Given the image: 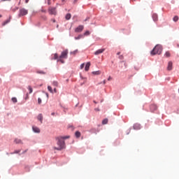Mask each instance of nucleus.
I'll use <instances>...</instances> for the list:
<instances>
[{"mask_svg": "<svg viewBox=\"0 0 179 179\" xmlns=\"http://www.w3.org/2000/svg\"><path fill=\"white\" fill-rule=\"evenodd\" d=\"M106 83V80H103V84L105 85Z\"/></svg>", "mask_w": 179, "mask_h": 179, "instance_id": "nucleus-48", "label": "nucleus"}, {"mask_svg": "<svg viewBox=\"0 0 179 179\" xmlns=\"http://www.w3.org/2000/svg\"><path fill=\"white\" fill-rule=\"evenodd\" d=\"M15 143H22V141H21V140L19 139V138H15Z\"/></svg>", "mask_w": 179, "mask_h": 179, "instance_id": "nucleus-21", "label": "nucleus"}, {"mask_svg": "<svg viewBox=\"0 0 179 179\" xmlns=\"http://www.w3.org/2000/svg\"><path fill=\"white\" fill-rule=\"evenodd\" d=\"M29 0H25V3H28Z\"/></svg>", "mask_w": 179, "mask_h": 179, "instance_id": "nucleus-46", "label": "nucleus"}, {"mask_svg": "<svg viewBox=\"0 0 179 179\" xmlns=\"http://www.w3.org/2000/svg\"><path fill=\"white\" fill-rule=\"evenodd\" d=\"M108 122V120L107 118H105L103 121H102V124H106Z\"/></svg>", "mask_w": 179, "mask_h": 179, "instance_id": "nucleus-20", "label": "nucleus"}, {"mask_svg": "<svg viewBox=\"0 0 179 179\" xmlns=\"http://www.w3.org/2000/svg\"><path fill=\"white\" fill-rule=\"evenodd\" d=\"M12 101H13L14 103H15L17 102V99L15 98V97H13V98H12Z\"/></svg>", "mask_w": 179, "mask_h": 179, "instance_id": "nucleus-25", "label": "nucleus"}, {"mask_svg": "<svg viewBox=\"0 0 179 179\" xmlns=\"http://www.w3.org/2000/svg\"><path fill=\"white\" fill-rule=\"evenodd\" d=\"M54 92L56 93L57 92V89L54 88Z\"/></svg>", "mask_w": 179, "mask_h": 179, "instance_id": "nucleus-41", "label": "nucleus"}, {"mask_svg": "<svg viewBox=\"0 0 179 179\" xmlns=\"http://www.w3.org/2000/svg\"><path fill=\"white\" fill-rule=\"evenodd\" d=\"M80 135H81V134H80V131H76V132H75V136H76V137L77 138H79L80 137Z\"/></svg>", "mask_w": 179, "mask_h": 179, "instance_id": "nucleus-16", "label": "nucleus"}, {"mask_svg": "<svg viewBox=\"0 0 179 179\" xmlns=\"http://www.w3.org/2000/svg\"><path fill=\"white\" fill-rule=\"evenodd\" d=\"M32 130H34V131L36 134H39L40 133V129L38 127H32Z\"/></svg>", "mask_w": 179, "mask_h": 179, "instance_id": "nucleus-9", "label": "nucleus"}, {"mask_svg": "<svg viewBox=\"0 0 179 179\" xmlns=\"http://www.w3.org/2000/svg\"><path fill=\"white\" fill-rule=\"evenodd\" d=\"M10 22V20H6L4 22H3V24H2V26H5V25H6L8 23H9Z\"/></svg>", "mask_w": 179, "mask_h": 179, "instance_id": "nucleus-23", "label": "nucleus"}, {"mask_svg": "<svg viewBox=\"0 0 179 179\" xmlns=\"http://www.w3.org/2000/svg\"><path fill=\"white\" fill-rule=\"evenodd\" d=\"M11 0H1V2L10 1Z\"/></svg>", "mask_w": 179, "mask_h": 179, "instance_id": "nucleus-38", "label": "nucleus"}, {"mask_svg": "<svg viewBox=\"0 0 179 179\" xmlns=\"http://www.w3.org/2000/svg\"><path fill=\"white\" fill-rule=\"evenodd\" d=\"M78 52V50H73V51L71 52V55H76Z\"/></svg>", "mask_w": 179, "mask_h": 179, "instance_id": "nucleus-19", "label": "nucleus"}, {"mask_svg": "<svg viewBox=\"0 0 179 179\" xmlns=\"http://www.w3.org/2000/svg\"><path fill=\"white\" fill-rule=\"evenodd\" d=\"M178 20H179V17L178 16H175L173 18V21L178 22Z\"/></svg>", "mask_w": 179, "mask_h": 179, "instance_id": "nucleus-29", "label": "nucleus"}, {"mask_svg": "<svg viewBox=\"0 0 179 179\" xmlns=\"http://www.w3.org/2000/svg\"><path fill=\"white\" fill-rule=\"evenodd\" d=\"M48 89L49 92H50V93H53L52 87H51L50 86H48Z\"/></svg>", "mask_w": 179, "mask_h": 179, "instance_id": "nucleus-27", "label": "nucleus"}, {"mask_svg": "<svg viewBox=\"0 0 179 179\" xmlns=\"http://www.w3.org/2000/svg\"><path fill=\"white\" fill-rule=\"evenodd\" d=\"M177 47L179 48V44L177 45Z\"/></svg>", "mask_w": 179, "mask_h": 179, "instance_id": "nucleus-52", "label": "nucleus"}, {"mask_svg": "<svg viewBox=\"0 0 179 179\" xmlns=\"http://www.w3.org/2000/svg\"><path fill=\"white\" fill-rule=\"evenodd\" d=\"M152 19H153L154 22H157L158 21V15H157V13H153Z\"/></svg>", "mask_w": 179, "mask_h": 179, "instance_id": "nucleus-10", "label": "nucleus"}, {"mask_svg": "<svg viewBox=\"0 0 179 179\" xmlns=\"http://www.w3.org/2000/svg\"><path fill=\"white\" fill-rule=\"evenodd\" d=\"M172 69H173V62H169V64H168L167 70L168 71H171Z\"/></svg>", "mask_w": 179, "mask_h": 179, "instance_id": "nucleus-8", "label": "nucleus"}, {"mask_svg": "<svg viewBox=\"0 0 179 179\" xmlns=\"http://www.w3.org/2000/svg\"><path fill=\"white\" fill-rule=\"evenodd\" d=\"M44 20H47V17H44Z\"/></svg>", "mask_w": 179, "mask_h": 179, "instance_id": "nucleus-51", "label": "nucleus"}, {"mask_svg": "<svg viewBox=\"0 0 179 179\" xmlns=\"http://www.w3.org/2000/svg\"><path fill=\"white\" fill-rule=\"evenodd\" d=\"M163 51V48L161 45H156L153 50L151 51V55H160Z\"/></svg>", "mask_w": 179, "mask_h": 179, "instance_id": "nucleus-2", "label": "nucleus"}, {"mask_svg": "<svg viewBox=\"0 0 179 179\" xmlns=\"http://www.w3.org/2000/svg\"><path fill=\"white\" fill-rule=\"evenodd\" d=\"M120 55V52H118L117 53V55Z\"/></svg>", "mask_w": 179, "mask_h": 179, "instance_id": "nucleus-47", "label": "nucleus"}, {"mask_svg": "<svg viewBox=\"0 0 179 179\" xmlns=\"http://www.w3.org/2000/svg\"><path fill=\"white\" fill-rule=\"evenodd\" d=\"M83 29H84V26L83 25H79L78 27H77L75 29V32L76 33H80L83 31Z\"/></svg>", "mask_w": 179, "mask_h": 179, "instance_id": "nucleus-6", "label": "nucleus"}, {"mask_svg": "<svg viewBox=\"0 0 179 179\" xmlns=\"http://www.w3.org/2000/svg\"><path fill=\"white\" fill-rule=\"evenodd\" d=\"M28 90H29V94H32V92H33V89H32V87H31V85H29V86H28Z\"/></svg>", "mask_w": 179, "mask_h": 179, "instance_id": "nucleus-18", "label": "nucleus"}, {"mask_svg": "<svg viewBox=\"0 0 179 179\" xmlns=\"http://www.w3.org/2000/svg\"><path fill=\"white\" fill-rule=\"evenodd\" d=\"M36 73L41 74V75H45L46 74V73L43 71H37Z\"/></svg>", "mask_w": 179, "mask_h": 179, "instance_id": "nucleus-17", "label": "nucleus"}, {"mask_svg": "<svg viewBox=\"0 0 179 179\" xmlns=\"http://www.w3.org/2000/svg\"><path fill=\"white\" fill-rule=\"evenodd\" d=\"M134 129L136 130H138L141 129V124H134Z\"/></svg>", "mask_w": 179, "mask_h": 179, "instance_id": "nucleus-12", "label": "nucleus"}, {"mask_svg": "<svg viewBox=\"0 0 179 179\" xmlns=\"http://www.w3.org/2000/svg\"><path fill=\"white\" fill-rule=\"evenodd\" d=\"M95 110L96 111H99L100 110H99V108H95Z\"/></svg>", "mask_w": 179, "mask_h": 179, "instance_id": "nucleus-42", "label": "nucleus"}, {"mask_svg": "<svg viewBox=\"0 0 179 179\" xmlns=\"http://www.w3.org/2000/svg\"><path fill=\"white\" fill-rule=\"evenodd\" d=\"M42 103V100L41 98H38V103L41 104Z\"/></svg>", "mask_w": 179, "mask_h": 179, "instance_id": "nucleus-32", "label": "nucleus"}, {"mask_svg": "<svg viewBox=\"0 0 179 179\" xmlns=\"http://www.w3.org/2000/svg\"><path fill=\"white\" fill-rule=\"evenodd\" d=\"M48 4L49 6L51 5V0H48Z\"/></svg>", "mask_w": 179, "mask_h": 179, "instance_id": "nucleus-37", "label": "nucleus"}, {"mask_svg": "<svg viewBox=\"0 0 179 179\" xmlns=\"http://www.w3.org/2000/svg\"><path fill=\"white\" fill-rule=\"evenodd\" d=\"M10 22V20H6L4 22H3V24H2V26H5V25H6L8 23H9Z\"/></svg>", "mask_w": 179, "mask_h": 179, "instance_id": "nucleus-24", "label": "nucleus"}, {"mask_svg": "<svg viewBox=\"0 0 179 179\" xmlns=\"http://www.w3.org/2000/svg\"><path fill=\"white\" fill-rule=\"evenodd\" d=\"M178 92H179V90H178Z\"/></svg>", "mask_w": 179, "mask_h": 179, "instance_id": "nucleus-56", "label": "nucleus"}, {"mask_svg": "<svg viewBox=\"0 0 179 179\" xmlns=\"http://www.w3.org/2000/svg\"><path fill=\"white\" fill-rule=\"evenodd\" d=\"M119 59H121V60L124 59V57H123V55H120V56H119Z\"/></svg>", "mask_w": 179, "mask_h": 179, "instance_id": "nucleus-35", "label": "nucleus"}, {"mask_svg": "<svg viewBox=\"0 0 179 179\" xmlns=\"http://www.w3.org/2000/svg\"><path fill=\"white\" fill-rule=\"evenodd\" d=\"M104 52H105V49L104 48L96 50L94 52V55H99L102 54Z\"/></svg>", "mask_w": 179, "mask_h": 179, "instance_id": "nucleus-7", "label": "nucleus"}, {"mask_svg": "<svg viewBox=\"0 0 179 179\" xmlns=\"http://www.w3.org/2000/svg\"><path fill=\"white\" fill-rule=\"evenodd\" d=\"M0 17H2V15H0Z\"/></svg>", "mask_w": 179, "mask_h": 179, "instance_id": "nucleus-53", "label": "nucleus"}, {"mask_svg": "<svg viewBox=\"0 0 179 179\" xmlns=\"http://www.w3.org/2000/svg\"><path fill=\"white\" fill-rule=\"evenodd\" d=\"M46 96H48V94H46Z\"/></svg>", "mask_w": 179, "mask_h": 179, "instance_id": "nucleus-54", "label": "nucleus"}, {"mask_svg": "<svg viewBox=\"0 0 179 179\" xmlns=\"http://www.w3.org/2000/svg\"><path fill=\"white\" fill-rule=\"evenodd\" d=\"M57 59H59V57L58 58V55L57 53L54 54V59L56 60Z\"/></svg>", "mask_w": 179, "mask_h": 179, "instance_id": "nucleus-28", "label": "nucleus"}, {"mask_svg": "<svg viewBox=\"0 0 179 179\" xmlns=\"http://www.w3.org/2000/svg\"><path fill=\"white\" fill-rule=\"evenodd\" d=\"M83 38V35H79L78 37H75V40H79Z\"/></svg>", "mask_w": 179, "mask_h": 179, "instance_id": "nucleus-31", "label": "nucleus"}, {"mask_svg": "<svg viewBox=\"0 0 179 179\" xmlns=\"http://www.w3.org/2000/svg\"><path fill=\"white\" fill-rule=\"evenodd\" d=\"M37 119L39 122H41L42 123L43 122V115H42V114H39L37 117Z\"/></svg>", "mask_w": 179, "mask_h": 179, "instance_id": "nucleus-13", "label": "nucleus"}, {"mask_svg": "<svg viewBox=\"0 0 179 179\" xmlns=\"http://www.w3.org/2000/svg\"><path fill=\"white\" fill-rule=\"evenodd\" d=\"M165 57H170V52L169 51L166 52L164 54Z\"/></svg>", "mask_w": 179, "mask_h": 179, "instance_id": "nucleus-26", "label": "nucleus"}, {"mask_svg": "<svg viewBox=\"0 0 179 179\" xmlns=\"http://www.w3.org/2000/svg\"><path fill=\"white\" fill-rule=\"evenodd\" d=\"M68 55H69V50H66L62 52L60 56L59 57V59H57L58 62H61L62 64L64 63V61L63 59H67L68 58Z\"/></svg>", "mask_w": 179, "mask_h": 179, "instance_id": "nucleus-3", "label": "nucleus"}, {"mask_svg": "<svg viewBox=\"0 0 179 179\" xmlns=\"http://www.w3.org/2000/svg\"><path fill=\"white\" fill-rule=\"evenodd\" d=\"M90 66H91V62H87L86 66H85V71H90Z\"/></svg>", "mask_w": 179, "mask_h": 179, "instance_id": "nucleus-11", "label": "nucleus"}, {"mask_svg": "<svg viewBox=\"0 0 179 179\" xmlns=\"http://www.w3.org/2000/svg\"><path fill=\"white\" fill-rule=\"evenodd\" d=\"M28 14V10H26L25 8H21L20 10V14H19V16L21 17V16H24V15H26Z\"/></svg>", "mask_w": 179, "mask_h": 179, "instance_id": "nucleus-5", "label": "nucleus"}, {"mask_svg": "<svg viewBox=\"0 0 179 179\" xmlns=\"http://www.w3.org/2000/svg\"><path fill=\"white\" fill-rule=\"evenodd\" d=\"M94 103H97V102H96V101H94Z\"/></svg>", "mask_w": 179, "mask_h": 179, "instance_id": "nucleus-50", "label": "nucleus"}, {"mask_svg": "<svg viewBox=\"0 0 179 179\" xmlns=\"http://www.w3.org/2000/svg\"><path fill=\"white\" fill-rule=\"evenodd\" d=\"M53 85L57 87L58 86L57 82H53Z\"/></svg>", "mask_w": 179, "mask_h": 179, "instance_id": "nucleus-34", "label": "nucleus"}, {"mask_svg": "<svg viewBox=\"0 0 179 179\" xmlns=\"http://www.w3.org/2000/svg\"><path fill=\"white\" fill-rule=\"evenodd\" d=\"M90 31H86L85 33H84V36H90Z\"/></svg>", "mask_w": 179, "mask_h": 179, "instance_id": "nucleus-30", "label": "nucleus"}, {"mask_svg": "<svg viewBox=\"0 0 179 179\" xmlns=\"http://www.w3.org/2000/svg\"><path fill=\"white\" fill-rule=\"evenodd\" d=\"M62 2H65V0H62Z\"/></svg>", "mask_w": 179, "mask_h": 179, "instance_id": "nucleus-49", "label": "nucleus"}, {"mask_svg": "<svg viewBox=\"0 0 179 179\" xmlns=\"http://www.w3.org/2000/svg\"><path fill=\"white\" fill-rule=\"evenodd\" d=\"M42 13H47V10H45V9H41V10Z\"/></svg>", "mask_w": 179, "mask_h": 179, "instance_id": "nucleus-33", "label": "nucleus"}, {"mask_svg": "<svg viewBox=\"0 0 179 179\" xmlns=\"http://www.w3.org/2000/svg\"><path fill=\"white\" fill-rule=\"evenodd\" d=\"M55 115V113H52V115Z\"/></svg>", "mask_w": 179, "mask_h": 179, "instance_id": "nucleus-55", "label": "nucleus"}, {"mask_svg": "<svg viewBox=\"0 0 179 179\" xmlns=\"http://www.w3.org/2000/svg\"><path fill=\"white\" fill-rule=\"evenodd\" d=\"M84 67H85V64H83L80 65V69H83Z\"/></svg>", "mask_w": 179, "mask_h": 179, "instance_id": "nucleus-36", "label": "nucleus"}, {"mask_svg": "<svg viewBox=\"0 0 179 179\" xmlns=\"http://www.w3.org/2000/svg\"><path fill=\"white\" fill-rule=\"evenodd\" d=\"M112 80V78H111V76H110V77L108 78V80L110 81V80Z\"/></svg>", "mask_w": 179, "mask_h": 179, "instance_id": "nucleus-39", "label": "nucleus"}, {"mask_svg": "<svg viewBox=\"0 0 179 179\" xmlns=\"http://www.w3.org/2000/svg\"><path fill=\"white\" fill-rule=\"evenodd\" d=\"M65 18H66V20H71V13H67V14L66 15Z\"/></svg>", "mask_w": 179, "mask_h": 179, "instance_id": "nucleus-15", "label": "nucleus"}, {"mask_svg": "<svg viewBox=\"0 0 179 179\" xmlns=\"http://www.w3.org/2000/svg\"><path fill=\"white\" fill-rule=\"evenodd\" d=\"M78 0H74L73 3H76Z\"/></svg>", "mask_w": 179, "mask_h": 179, "instance_id": "nucleus-44", "label": "nucleus"}, {"mask_svg": "<svg viewBox=\"0 0 179 179\" xmlns=\"http://www.w3.org/2000/svg\"><path fill=\"white\" fill-rule=\"evenodd\" d=\"M150 108L152 111H155L157 109V106L156 105H151Z\"/></svg>", "mask_w": 179, "mask_h": 179, "instance_id": "nucleus-14", "label": "nucleus"}, {"mask_svg": "<svg viewBox=\"0 0 179 179\" xmlns=\"http://www.w3.org/2000/svg\"><path fill=\"white\" fill-rule=\"evenodd\" d=\"M93 75H100L101 74V71H93L92 72Z\"/></svg>", "mask_w": 179, "mask_h": 179, "instance_id": "nucleus-22", "label": "nucleus"}, {"mask_svg": "<svg viewBox=\"0 0 179 179\" xmlns=\"http://www.w3.org/2000/svg\"><path fill=\"white\" fill-rule=\"evenodd\" d=\"M69 138V136H59V137H57L56 138L57 141V145L58 147H53V149L54 150H62V149H64L65 148V142H64V140L65 139H68Z\"/></svg>", "mask_w": 179, "mask_h": 179, "instance_id": "nucleus-1", "label": "nucleus"}, {"mask_svg": "<svg viewBox=\"0 0 179 179\" xmlns=\"http://www.w3.org/2000/svg\"><path fill=\"white\" fill-rule=\"evenodd\" d=\"M29 99V94H27V97H25V99Z\"/></svg>", "mask_w": 179, "mask_h": 179, "instance_id": "nucleus-40", "label": "nucleus"}, {"mask_svg": "<svg viewBox=\"0 0 179 179\" xmlns=\"http://www.w3.org/2000/svg\"><path fill=\"white\" fill-rule=\"evenodd\" d=\"M52 21L53 22H56V20H55V19H52Z\"/></svg>", "mask_w": 179, "mask_h": 179, "instance_id": "nucleus-45", "label": "nucleus"}, {"mask_svg": "<svg viewBox=\"0 0 179 179\" xmlns=\"http://www.w3.org/2000/svg\"><path fill=\"white\" fill-rule=\"evenodd\" d=\"M20 152V150H18V151H15V153L17 154V153H19Z\"/></svg>", "mask_w": 179, "mask_h": 179, "instance_id": "nucleus-43", "label": "nucleus"}, {"mask_svg": "<svg viewBox=\"0 0 179 179\" xmlns=\"http://www.w3.org/2000/svg\"><path fill=\"white\" fill-rule=\"evenodd\" d=\"M48 12L50 15H57V8L53 7H50L48 9Z\"/></svg>", "mask_w": 179, "mask_h": 179, "instance_id": "nucleus-4", "label": "nucleus"}]
</instances>
